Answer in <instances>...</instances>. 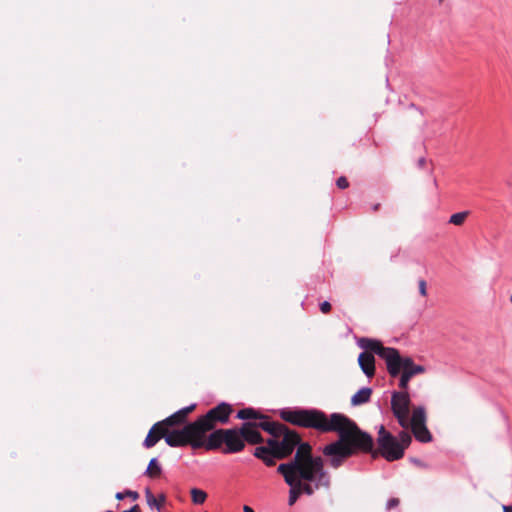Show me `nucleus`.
<instances>
[{
	"label": "nucleus",
	"instance_id": "nucleus-10",
	"mask_svg": "<svg viewBox=\"0 0 512 512\" xmlns=\"http://www.w3.org/2000/svg\"><path fill=\"white\" fill-rule=\"evenodd\" d=\"M225 437V453H236L243 450L245 443L241 431L235 429H226L224 431Z\"/></svg>",
	"mask_w": 512,
	"mask_h": 512
},
{
	"label": "nucleus",
	"instance_id": "nucleus-3",
	"mask_svg": "<svg viewBox=\"0 0 512 512\" xmlns=\"http://www.w3.org/2000/svg\"><path fill=\"white\" fill-rule=\"evenodd\" d=\"M358 345L366 350L381 357L387 366L388 373L392 377H396L402 371L399 380V387L403 390L408 388L409 381L415 375L425 372L424 366L414 364L410 357H401L395 348L384 347L382 343L375 339L361 338Z\"/></svg>",
	"mask_w": 512,
	"mask_h": 512
},
{
	"label": "nucleus",
	"instance_id": "nucleus-32",
	"mask_svg": "<svg viewBox=\"0 0 512 512\" xmlns=\"http://www.w3.org/2000/svg\"><path fill=\"white\" fill-rule=\"evenodd\" d=\"M444 0H438V2L442 3Z\"/></svg>",
	"mask_w": 512,
	"mask_h": 512
},
{
	"label": "nucleus",
	"instance_id": "nucleus-14",
	"mask_svg": "<svg viewBox=\"0 0 512 512\" xmlns=\"http://www.w3.org/2000/svg\"><path fill=\"white\" fill-rule=\"evenodd\" d=\"M372 390L368 387L361 388L351 398V404L358 406L367 403L370 400Z\"/></svg>",
	"mask_w": 512,
	"mask_h": 512
},
{
	"label": "nucleus",
	"instance_id": "nucleus-29",
	"mask_svg": "<svg viewBox=\"0 0 512 512\" xmlns=\"http://www.w3.org/2000/svg\"><path fill=\"white\" fill-rule=\"evenodd\" d=\"M243 511L244 512H255L250 506H247V505H245L243 507Z\"/></svg>",
	"mask_w": 512,
	"mask_h": 512
},
{
	"label": "nucleus",
	"instance_id": "nucleus-23",
	"mask_svg": "<svg viewBox=\"0 0 512 512\" xmlns=\"http://www.w3.org/2000/svg\"><path fill=\"white\" fill-rule=\"evenodd\" d=\"M418 286H419V293L422 295V296H426L427 295V287H426V281L421 279L419 280L418 282Z\"/></svg>",
	"mask_w": 512,
	"mask_h": 512
},
{
	"label": "nucleus",
	"instance_id": "nucleus-31",
	"mask_svg": "<svg viewBox=\"0 0 512 512\" xmlns=\"http://www.w3.org/2000/svg\"><path fill=\"white\" fill-rule=\"evenodd\" d=\"M503 511L504 512H512V507L511 506H503Z\"/></svg>",
	"mask_w": 512,
	"mask_h": 512
},
{
	"label": "nucleus",
	"instance_id": "nucleus-18",
	"mask_svg": "<svg viewBox=\"0 0 512 512\" xmlns=\"http://www.w3.org/2000/svg\"><path fill=\"white\" fill-rule=\"evenodd\" d=\"M468 215H469L468 211H462V212L452 214L449 218V223L456 225V226H460L465 222Z\"/></svg>",
	"mask_w": 512,
	"mask_h": 512
},
{
	"label": "nucleus",
	"instance_id": "nucleus-11",
	"mask_svg": "<svg viewBox=\"0 0 512 512\" xmlns=\"http://www.w3.org/2000/svg\"><path fill=\"white\" fill-rule=\"evenodd\" d=\"M259 424H260V422L257 424H252V423H244L243 424L240 431H241L244 441L246 440L247 442H249L251 444H257L262 441L260 432L258 431V427L261 428V426Z\"/></svg>",
	"mask_w": 512,
	"mask_h": 512
},
{
	"label": "nucleus",
	"instance_id": "nucleus-12",
	"mask_svg": "<svg viewBox=\"0 0 512 512\" xmlns=\"http://www.w3.org/2000/svg\"><path fill=\"white\" fill-rule=\"evenodd\" d=\"M358 364L363 373L371 378L375 374V358L371 353L363 352L358 357Z\"/></svg>",
	"mask_w": 512,
	"mask_h": 512
},
{
	"label": "nucleus",
	"instance_id": "nucleus-28",
	"mask_svg": "<svg viewBox=\"0 0 512 512\" xmlns=\"http://www.w3.org/2000/svg\"><path fill=\"white\" fill-rule=\"evenodd\" d=\"M425 163H426V160L423 157L418 160V166L420 168H423L425 166Z\"/></svg>",
	"mask_w": 512,
	"mask_h": 512
},
{
	"label": "nucleus",
	"instance_id": "nucleus-15",
	"mask_svg": "<svg viewBox=\"0 0 512 512\" xmlns=\"http://www.w3.org/2000/svg\"><path fill=\"white\" fill-rule=\"evenodd\" d=\"M423 117V113L418 108L411 106L407 112V119L409 120V124L418 125V126H426L429 125L426 121H421Z\"/></svg>",
	"mask_w": 512,
	"mask_h": 512
},
{
	"label": "nucleus",
	"instance_id": "nucleus-5",
	"mask_svg": "<svg viewBox=\"0 0 512 512\" xmlns=\"http://www.w3.org/2000/svg\"><path fill=\"white\" fill-rule=\"evenodd\" d=\"M261 428L269 432L273 438L268 440L270 447L278 453V458H284L292 453L295 447H299L300 437L281 423L271 422L266 419L260 421Z\"/></svg>",
	"mask_w": 512,
	"mask_h": 512
},
{
	"label": "nucleus",
	"instance_id": "nucleus-30",
	"mask_svg": "<svg viewBox=\"0 0 512 512\" xmlns=\"http://www.w3.org/2000/svg\"><path fill=\"white\" fill-rule=\"evenodd\" d=\"M124 496H125V493H122V492H118V493L116 494V498H117L118 500H122V499L124 498Z\"/></svg>",
	"mask_w": 512,
	"mask_h": 512
},
{
	"label": "nucleus",
	"instance_id": "nucleus-9",
	"mask_svg": "<svg viewBox=\"0 0 512 512\" xmlns=\"http://www.w3.org/2000/svg\"><path fill=\"white\" fill-rule=\"evenodd\" d=\"M231 413L230 405L226 403L219 404L215 408L211 409L205 416L197 420L201 429H203L204 435L214 428V423L219 421L221 423L227 422Z\"/></svg>",
	"mask_w": 512,
	"mask_h": 512
},
{
	"label": "nucleus",
	"instance_id": "nucleus-2",
	"mask_svg": "<svg viewBox=\"0 0 512 512\" xmlns=\"http://www.w3.org/2000/svg\"><path fill=\"white\" fill-rule=\"evenodd\" d=\"M286 484L290 486L288 505L293 506L301 494L313 495L317 490L329 489L331 479L324 468L323 459L312 455L309 444H302L294 458L277 468Z\"/></svg>",
	"mask_w": 512,
	"mask_h": 512
},
{
	"label": "nucleus",
	"instance_id": "nucleus-33",
	"mask_svg": "<svg viewBox=\"0 0 512 512\" xmlns=\"http://www.w3.org/2000/svg\"><path fill=\"white\" fill-rule=\"evenodd\" d=\"M510 300H511V302H512V296L510 297Z\"/></svg>",
	"mask_w": 512,
	"mask_h": 512
},
{
	"label": "nucleus",
	"instance_id": "nucleus-27",
	"mask_svg": "<svg viewBox=\"0 0 512 512\" xmlns=\"http://www.w3.org/2000/svg\"><path fill=\"white\" fill-rule=\"evenodd\" d=\"M125 495H128L129 497H132L134 500L138 498V493L134 491H127Z\"/></svg>",
	"mask_w": 512,
	"mask_h": 512
},
{
	"label": "nucleus",
	"instance_id": "nucleus-16",
	"mask_svg": "<svg viewBox=\"0 0 512 512\" xmlns=\"http://www.w3.org/2000/svg\"><path fill=\"white\" fill-rule=\"evenodd\" d=\"M162 468L156 458L150 460L145 474L150 478H157L161 475Z\"/></svg>",
	"mask_w": 512,
	"mask_h": 512
},
{
	"label": "nucleus",
	"instance_id": "nucleus-13",
	"mask_svg": "<svg viewBox=\"0 0 512 512\" xmlns=\"http://www.w3.org/2000/svg\"><path fill=\"white\" fill-rule=\"evenodd\" d=\"M224 429H219L214 432H212L209 437L208 441L206 443L207 449H217L222 444H225V437H224Z\"/></svg>",
	"mask_w": 512,
	"mask_h": 512
},
{
	"label": "nucleus",
	"instance_id": "nucleus-8",
	"mask_svg": "<svg viewBox=\"0 0 512 512\" xmlns=\"http://www.w3.org/2000/svg\"><path fill=\"white\" fill-rule=\"evenodd\" d=\"M194 407L195 405L185 407L175 412L173 415L169 416L165 420L156 423L146 436L144 440V446L146 448L153 447L160 438H164L165 425H175L183 422L187 414L190 413L194 409Z\"/></svg>",
	"mask_w": 512,
	"mask_h": 512
},
{
	"label": "nucleus",
	"instance_id": "nucleus-19",
	"mask_svg": "<svg viewBox=\"0 0 512 512\" xmlns=\"http://www.w3.org/2000/svg\"><path fill=\"white\" fill-rule=\"evenodd\" d=\"M146 498L147 503L150 507H156L158 510L160 509V506L165 502V497L161 495L159 499L155 498L152 493L147 490L146 491Z\"/></svg>",
	"mask_w": 512,
	"mask_h": 512
},
{
	"label": "nucleus",
	"instance_id": "nucleus-25",
	"mask_svg": "<svg viewBox=\"0 0 512 512\" xmlns=\"http://www.w3.org/2000/svg\"><path fill=\"white\" fill-rule=\"evenodd\" d=\"M399 504V500L397 498H392L390 500H388L387 504H386V508L388 510L396 507L397 505Z\"/></svg>",
	"mask_w": 512,
	"mask_h": 512
},
{
	"label": "nucleus",
	"instance_id": "nucleus-1",
	"mask_svg": "<svg viewBox=\"0 0 512 512\" xmlns=\"http://www.w3.org/2000/svg\"><path fill=\"white\" fill-rule=\"evenodd\" d=\"M281 417L287 422L305 428H314L321 432H337L339 439L323 448V454L329 458V464L338 468L344 460L351 456L355 449L371 451L372 437L359 430L357 425L340 413L328 417L324 412L311 410H283Z\"/></svg>",
	"mask_w": 512,
	"mask_h": 512
},
{
	"label": "nucleus",
	"instance_id": "nucleus-20",
	"mask_svg": "<svg viewBox=\"0 0 512 512\" xmlns=\"http://www.w3.org/2000/svg\"><path fill=\"white\" fill-rule=\"evenodd\" d=\"M237 418L243 419V420L254 419V418H257V414L254 409L245 408V409L238 411Z\"/></svg>",
	"mask_w": 512,
	"mask_h": 512
},
{
	"label": "nucleus",
	"instance_id": "nucleus-24",
	"mask_svg": "<svg viewBox=\"0 0 512 512\" xmlns=\"http://www.w3.org/2000/svg\"><path fill=\"white\" fill-rule=\"evenodd\" d=\"M336 185L340 188V189H345L348 187L349 183L347 181V179L345 177H340L338 178L337 182H336Z\"/></svg>",
	"mask_w": 512,
	"mask_h": 512
},
{
	"label": "nucleus",
	"instance_id": "nucleus-7",
	"mask_svg": "<svg viewBox=\"0 0 512 512\" xmlns=\"http://www.w3.org/2000/svg\"><path fill=\"white\" fill-rule=\"evenodd\" d=\"M172 425H165L164 439L171 447H181L190 444L193 448L204 445V433L197 421L190 423L182 429H170Z\"/></svg>",
	"mask_w": 512,
	"mask_h": 512
},
{
	"label": "nucleus",
	"instance_id": "nucleus-4",
	"mask_svg": "<svg viewBox=\"0 0 512 512\" xmlns=\"http://www.w3.org/2000/svg\"><path fill=\"white\" fill-rule=\"evenodd\" d=\"M411 399L406 391L393 392L391 396V410L398 424L403 429H411L415 439L421 443L432 441V434L427 428V416L423 406L415 407L410 411Z\"/></svg>",
	"mask_w": 512,
	"mask_h": 512
},
{
	"label": "nucleus",
	"instance_id": "nucleus-26",
	"mask_svg": "<svg viewBox=\"0 0 512 512\" xmlns=\"http://www.w3.org/2000/svg\"><path fill=\"white\" fill-rule=\"evenodd\" d=\"M331 309V305L329 302L327 301H324L320 304V310L323 312V313H328Z\"/></svg>",
	"mask_w": 512,
	"mask_h": 512
},
{
	"label": "nucleus",
	"instance_id": "nucleus-21",
	"mask_svg": "<svg viewBox=\"0 0 512 512\" xmlns=\"http://www.w3.org/2000/svg\"><path fill=\"white\" fill-rule=\"evenodd\" d=\"M270 452H272V449L267 443L266 446L257 447L254 451V456L263 460L270 454Z\"/></svg>",
	"mask_w": 512,
	"mask_h": 512
},
{
	"label": "nucleus",
	"instance_id": "nucleus-17",
	"mask_svg": "<svg viewBox=\"0 0 512 512\" xmlns=\"http://www.w3.org/2000/svg\"><path fill=\"white\" fill-rule=\"evenodd\" d=\"M190 493H191L192 502L194 504H197V505L203 504L207 499V493L201 489L192 488Z\"/></svg>",
	"mask_w": 512,
	"mask_h": 512
},
{
	"label": "nucleus",
	"instance_id": "nucleus-22",
	"mask_svg": "<svg viewBox=\"0 0 512 512\" xmlns=\"http://www.w3.org/2000/svg\"><path fill=\"white\" fill-rule=\"evenodd\" d=\"M271 449H272V452H270V454H269L265 459H263V462H264L267 466H272V465H274V464H275V460H276V459H279V458H278V455H277L278 453H276L275 449H273L272 447H271Z\"/></svg>",
	"mask_w": 512,
	"mask_h": 512
},
{
	"label": "nucleus",
	"instance_id": "nucleus-6",
	"mask_svg": "<svg viewBox=\"0 0 512 512\" xmlns=\"http://www.w3.org/2000/svg\"><path fill=\"white\" fill-rule=\"evenodd\" d=\"M412 442L408 429H403L394 436L383 425L379 427L377 444L379 454L387 461H396L404 456L405 450Z\"/></svg>",
	"mask_w": 512,
	"mask_h": 512
}]
</instances>
